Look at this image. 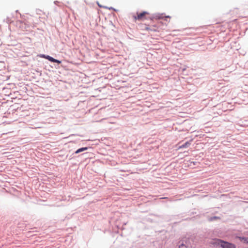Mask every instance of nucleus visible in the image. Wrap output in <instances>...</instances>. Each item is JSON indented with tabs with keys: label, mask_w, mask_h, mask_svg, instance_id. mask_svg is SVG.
Returning a JSON list of instances; mask_svg holds the SVG:
<instances>
[{
	"label": "nucleus",
	"mask_w": 248,
	"mask_h": 248,
	"mask_svg": "<svg viewBox=\"0 0 248 248\" xmlns=\"http://www.w3.org/2000/svg\"><path fill=\"white\" fill-rule=\"evenodd\" d=\"M220 246L221 248H236V245L233 243L219 239Z\"/></svg>",
	"instance_id": "nucleus-1"
},
{
	"label": "nucleus",
	"mask_w": 248,
	"mask_h": 248,
	"mask_svg": "<svg viewBox=\"0 0 248 248\" xmlns=\"http://www.w3.org/2000/svg\"><path fill=\"white\" fill-rule=\"evenodd\" d=\"M147 14H148V13L146 11L142 12L139 14L137 13V16H135L134 18L137 20H143V19L146 18L145 17V16Z\"/></svg>",
	"instance_id": "nucleus-2"
},
{
	"label": "nucleus",
	"mask_w": 248,
	"mask_h": 248,
	"mask_svg": "<svg viewBox=\"0 0 248 248\" xmlns=\"http://www.w3.org/2000/svg\"><path fill=\"white\" fill-rule=\"evenodd\" d=\"M89 148V147H82V148H79L78 150H77L74 153H73V155L78 154L80 153L85 151L87 150Z\"/></svg>",
	"instance_id": "nucleus-3"
},
{
	"label": "nucleus",
	"mask_w": 248,
	"mask_h": 248,
	"mask_svg": "<svg viewBox=\"0 0 248 248\" xmlns=\"http://www.w3.org/2000/svg\"><path fill=\"white\" fill-rule=\"evenodd\" d=\"M191 140L186 142L185 143L183 144L182 145H180L179 147V148L182 149V148H187L191 144Z\"/></svg>",
	"instance_id": "nucleus-4"
},
{
	"label": "nucleus",
	"mask_w": 248,
	"mask_h": 248,
	"mask_svg": "<svg viewBox=\"0 0 248 248\" xmlns=\"http://www.w3.org/2000/svg\"><path fill=\"white\" fill-rule=\"evenodd\" d=\"M4 21L7 24H11L13 22V21L11 19V18L9 17H7L6 19L4 20Z\"/></svg>",
	"instance_id": "nucleus-5"
},
{
	"label": "nucleus",
	"mask_w": 248,
	"mask_h": 248,
	"mask_svg": "<svg viewBox=\"0 0 248 248\" xmlns=\"http://www.w3.org/2000/svg\"><path fill=\"white\" fill-rule=\"evenodd\" d=\"M220 219V217H217V216H213V217H211L210 218H209L208 220L210 221H214L216 219Z\"/></svg>",
	"instance_id": "nucleus-6"
},
{
	"label": "nucleus",
	"mask_w": 248,
	"mask_h": 248,
	"mask_svg": "<svg viewBox=\"0 0 248 248\" xmlns=\"http://www.w3.org/2000/svg\"><path fill=\"white\" fill-rule=\"evenodd\" d=\"M46 59L52 62H53L54 61V58L49 55L47 56Z\"/></svg>",
	"instance_id": "nucleus-7"
},
{
	"label": "nucleus",
	"mask_w": 248,
	"mask_h": 248,
	"mask_svg": "<svg viewBox=\"0 0 248 248\" xmlns=\"http://www.w3.org/2000/svg\"><path fill=\"white\" fill-rule=\"evenodd\" d=\"M240 238L241 240H243L244 242L245 243L248 244V237H240Z\"/></svg>",
	"instance_id": "nucleus-8"
},
{
	"label": "nucleus",
	"mask_w": 248,
	"mask_h": 248,
	"mask_svg": "<svg viewBox=\"0 0 248 248\" xmlns=\"http://www.w3.org/2000/svg\"><path fill=\"white\" fill-rule=\"evenodd\" d=\"M47 56V55H45L44 54H40L37 55V57L45 58L46 59Z\"/></svg>",
	"instance_id": "nucleus-9"
},
{
	"label": "nucleus",
	"mask_w": 248,
	"mask_h": 248,
	"mask_svg": "<svg viewBox=\"0 0 248 248\" xmlns=\"http://www.w3.org/2000/svg\"><path fill=\"white\" fill-rule=\"evenodd\" d=\"M104 8H106V9H108L109 10H112L113 11H116L117 10L115 9V8H114L113 7H108L107 6H104Z\"/></svg>",
	"instance_id": "nucleus-10"
},
{
	"label": "nucleus",
	"mask_w": 248,
	"mask_h": 248,
	"mask_svg": "<svg viewBox=\"0 0 248 248\" xmlns=\"http://www.w3.org/2000/svg\"><path fill=\"white\" fill-rule=\"evenodd\" d=\"M55 62V63H57L58 64H60L62 63V61L59 60H57V59H54V62Z\"/></svg>",
	"instance_id": "nucleus-11"
},
{
	"label": "nucleus",
	"mask_w": 248,
	"mask_h": 248,
	"mask_svg": "<svg viewBox=\"0 0 248 248\" xmlns=\"http://www.w3.org/2000/svg\"><path fill=\"white\" fill-rule=\"evenodd\" d=\"M178 248H186V246L184 244H181L179 246Z\"/></svg>",
	"instance_id": "nucleus-12"
},
{
	"label": "nucleus",
	"mask_w": 248,
	"mask_h": 248,
	"mask_svg": "<svg viewBox=\"0 0 248 248\" xmlns=\"http://www.w3.org/2000/svg\"><path fill=\"white\" fill-rule=\"evenodd\" d=\"M191 163H193L194 165H196L197 164V162H191Z\"/></svg>",
	"instance_id": "nucleus-13"
},
{
	"label": "nucleus",
	"mask_w": 248,
	"mask_h": 248,
	"mask_svg": "<svg viewBox=\"0 0 248 248\" xmlns=\"http://www.w3.org/2000/svg\"><path fill=\"white\" fill-rule=\"evenodd\" d=\"M97 4L99 7H103L104 8V6H102V5H101V4H99V3H98Z\"/></svg>",
	"instance_id": "nucleus-14"
},
{
	"label": "nucleus",
	"mask_w": 248,
	"mask_h": 248,
	"mask_svg": "<svg viewBox=\"0 0 248 248\" xmlns=\"http://www.w3.org/2000/svg\"><path fill=\"white\" fill-rule=\"evenodd\" d=\"M54 2V3H55V4H57V3H58L59 2H58V1H55Z\"/></svg>",
	"instance_id": "nucleus-15"
},
{
	"label": "nucleus",
	"mask_w": 248,
	"mask_h": 248,
	"mask_svg": "<svg viewBox=\"0 0 248 248\" xmlns=\"http://www.w3.org/2000/svg\"><path fill=\"white\" fill-rule=\"evenodd\" d=\"M146 30H150V29L149 28H148V27H147V28H146Z\"/></svg>",
	"instance_id": "nucleus-16"
},
{
	"label": "nucleus",
	"mask_w": 248,
	"mask_h": 248,
	"mask_svg": "<svg viewBox=\"0 0 248 248\" xmlns=\"http://www.w3.org/2000/svg\"><path fill=\"white\" fill-rule=\"evenodd\" d=\"M158 18L160 19V18H162V17L161 16H158Z\"/></svg>",
	"instance_id": "nucleus-17"
},
{
	"label": "nucleus",
	"mask_w": 248,
	"mask_h": 248,
	"mask_svg": "<svg viewBox=\"0 0 248 248\" xmlns=\"http://www.w3.org/2000/svg\"><path fill=\"white\" fill-rule=\"evenodd\" d=\"M166 18H170V16H167L166 17Z\"/></svg>",
	"instance_id": "nucleus-18"
}]
</instances>
